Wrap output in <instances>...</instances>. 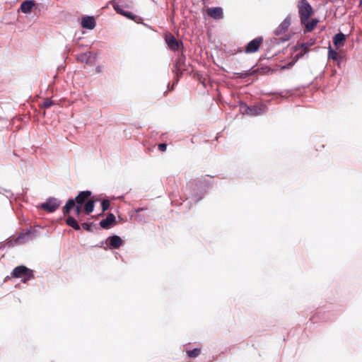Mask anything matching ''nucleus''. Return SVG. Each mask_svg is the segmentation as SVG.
Returning a JSON list of instances; mask_svg holds the SVG:
<instances>
[{"instance_id":"nucleus-46","label":"nucleus","mask_w":362,"mask_h":362,"mask_svg":"<svg viewBox=\"0 0 362 362\" xmlns=\"http://www.w3.org/2000/svg\"><path fill=\"white\" fill-rule=\"evenodd\" d=\"M66 49L67 52H69V48H68L67 46L66 47Z\"/></svg>"},{"instance_id":"nucleus-6","label":"nucleus","mask_w":362,"mask_h":362,"mask_svg":"<svg viewBox=\"0 0 362 362\" xmlns=\"http://www.w3.org/2000/svg\"><path fill=\"white\" fill-rule=\"evenodd\" d=\"M37 234L38 231L37 230L30 228L26 229L25 231H22L20 233L16 239V241L21 244L25 243L36 238Z\"/></svg>"},{"instance_id":"nucleus-3","label":"nucleus","mask_w":362,"mask_h":362,"mask_svg":"<svg viewBox=\"0 0 362 362\" xmlns=\"http://www.w3.org/2000/svg\"><path fill=\"white\" fill-rule=\"evenodd\" d=\"M301 23L308 21L313 13L311 5L307 0H300L298 5Z\"/></svg>"},{"instance_id":"nucleus-31","label":"nucleus","mask_w":362,"mask_h":362,"mask_svg":"<svg viewBox=\"0 0 362 362\" xmlns=\"http://www.w3.org/2000/svg\"><path fill=\"white\" fill-rule=\"evenodd\" d=\"M54 104V102L52 101V100L47 99L43 102L42 107L44 108H49Z\"/></svg>"},{"instance_id":"nucleus-8","label":"nucleus","mask_w":362,"mask_h":362,"mask_svg":"<svg viewBox=\"0 0 362 362\" xmlns=\"http://www.w3.org/2000/svg\"><path fill=\"white\" fill-rule=\"evenodd\" d=\"M291 24V18L288 15L274 32V35L279 36L285 33Z\"/></svg>"},{"instance_id":"nucleus-36","label":"nucleus","mask_w":362,"mask_h":362,"mask_svg":"<svg viewBox=\"0 0 362 362\" xmlns=\"http://www.w3.org/2000/svg\"><path fill=\"white\" fill-rule=\"evenodd\" d=\"M158 148L160 151H162V152L165 151L166 148H167V144L165 143L159 144L158 146Z\"/></svg>"},{"instance_id":"nucleus-10","label":"nucleus","mask_w":362,"mask_h":362,"mask_svg":"<svg viewBox=\"0 0 362 362\" xmlns=\"http://www.w3.org/2000/svg\"><path fill=\"white\" fill-rule=\"evenodd\" d=\"M91 192L89 190L81 191L78 195L74 198V201H76V204L83 206L86 202L91 199Z\"/></svg>"},{"instance_id":"nucleus-29","label":"nucleus","mask_w":362,"mask_h":362,"mask_svg":"<svg viewBox=\"0 0 362 362\" xmlns=\"http://www.w3.org/2000/svg\"><path fill=\"white\" fill-rule=\"evenodd\" d=\"M184 60H185V57H180L179 58V59L177 60V62H176V63H175V69H176L175 70V74L177 76H179V74H180V75L182 74V72L180 71L178 66H179L180 64L184 62Z\"/></svg>"},{"instance_id":"nucleus-47","label":"nucleus","mask_w":362,"mask_h":362,"mask_svg":"<svg viewBox=\"0 0 362 362\" xmlns=\"http://www.w3.org/2000/svg\"><path fill=\"white\" fill-rule=\"evenodd\" d=\"M360 3L362 4V0H360Z\"/></svg>"},{"instance_id":"nucleus-44","label":"nucleus","mask_w":362,"mask_h":362,"mask_svg":"<svg viewBox=\"0 0 362 362\" xmlns=\"http://www.w3.org/2000/svg\"><path fill=\"white\" fill-rule=\"evenodd\" d=\"M189 204V202H185V203L183 204L185 206H187L188 204Z\"/></svg>"},{"instance_id":"nucleus-38","label":"nucleus","mask_w":362,"mask_h":362,"mask_svg":"<svg viewBox=\"0 0 362 362\" xmlns=\"http://www.w3.org/2000/svg\"><path fill=\"white\" fill-rule=\"evenodd\" d=\"M331 1L337 6H340L344 3V0H331Z\"/></svg>"},{"instance_id":"nucleus-14","label":"nucleus","mask_w":362,"mask_h":362,"mask_svg":"<svg viewBox=\"0 0 362 362\" xmlns=\"http://www.w3.org/2000/svg\"><path fill=\"white\" fill-rule=\"evenodd\" d=\"M116 223V218L113 214H109L107 217L100 222V226L104 229H108Z\"/></svg>"},{"instance_id":"nucleus-17","label":"nucleus","mask_w":362,"mask_h":362,"mask_svg":"<svg viewBox=\"0 0 362 362\" xmlns=\"http://www.w3.org/2000/svg\"><path fill=\"white\" fill-rule=\"evenodd\" d=\"M346 41V35L339 32L333 37V44L335 47H339L344 45Z\"/></svg>"},{"instance_id":"nucleus-24","label":"nucleus","mask_w":362,"mask_h":362,"mask_svg":"<svg viewBox=\"0 0 362 362\" xmlns=\"http://www.w3.org/2000/svg\"><path fill=\"white\" fill-rule=\"evenodd\" d=\"M186 352L189 358H195L201 354L202 350L199 348H195L192 350H187Z\"/></svg>"},{"instance_id":"nucleus-23","label":"nucleus","mask_w":362,"mask_h":362,"mask_svg":"<svg viewBox=\"0 0 362 362\" xmlns=\"http://www.w3.org/2000/svg\"><path fill=\"white\" fill-rule=\"evenodd\" d=\"M317 23H318V20L316 18H314V19H312L311 21H309V20H308L305 23H301L305 25L306 32H310L317 25Z\"/></svg>"},{"instance_id":"nucleus-30","label":"nucleus","mask_w":362,"mask_h":362,"mask_svg":"<svg viewBox=\"0 0 362 362\" xmlns=\"http://www.w3.org/2000/svg\"><path fill=\"white\" fill-rule=\"evenodd\" d=\"M110 207V201L108 199H103L101 202L102 212H105Z\"/></svg>"},{"instance_id":"nucleus-33","label":"nucleus","mask_w":362,"mask_h":362,"mask_svg":"<svg viewBox=\"0 0 362 362\" xmlns=\"http://www.w3.org/2000/svg\"><path fill=\"white\" fill-rule=\"evenodd\" d=\"M93 223H83L82 224V228L86 230V231H88V232H90L92 231V227H93Z\"/></svg>"},{"instance_id":"nucleus-7","label":"nucleus","mask_w":362,"mask_h":362,"mask_svg":"<svg viewBox=\"0 0 362 362\" xmlns=\"http://www.w3.org/2000/svg\"><path fill=\"white\" fill-rule=\"evenodd\" d=\"M263 42L262 37H257L248 42L245 47L246 53H254L258 51L261 44Z\"/></svg>"},{"instance_id":"nucleus-22","label":"nucleus","mask_w":362,"mask_h":362,"mask_svg":"<svg viewBox=\"0 0 362 362\" xmlns=\"http://www.w3.org/2000/svg\"><path fill=\"white\" fill-rule=\"evenodd\" d=\"M66 224L73 228L76 230H79L81 229L80 225L78 223L77 221L72 216H69L66 219Z\"/></svg>"},{"instance_id":"nucleus-45","label":"nucleus","mask_w":362,"mask_h":362,"mask_svg":"<svg viewBox=\"0 0 362 362\" xmlns=\"http://www.w3.org/2000/svg\"><path fill=\"white\" fill-rule=\"evenodd\" d=\"M103 242H101L100 245H99V247H103Z\"/></svg>"},{"instance_id":"nucleus-4","label":"nucleus","mask_w":362,"mask_h":362,"mask_svg":"<svg viewBox=\"0 0 362 362\" xmlns=\"http://www.w3.org/2000/svg\"><path fill=\"white\" fill-rule=\"evenodd\" d=\"M265 109L266 106L264 105L249 106L243 103L240 104V111L242 113L250 116L261 115L264 113Z\"/></svg>"},{"instance_id":"nucleus-2","label":"nucleus","mask_w":362,"mask_h":362,"mask_svg":"<svg viewBox=\"0 0 362 362\" xmlns=\"http://www.w3.org/2000/svg\"><path fill=\"white\" fill-rule=\"evenodd\" d=\"M210 178H198L192 180L187 183V188L190 191L189 199L198 202L204 196L206 190L210 187Z\"/></svg>"},{"instance_id":"nucleus-26","label":"nucleus","mask_w":362,"mask_h":362,"mask_svg":"<svg viewBox=\"0 0 362 362\" xmlns=\"http://www.w3.org/2000/svg\"><path fill=\"white\" fill-rule=\"evenodd\" d=\"M328 59L333 61L337 60L338 59L337 52L333 49L330 45L328 47Z\"/></svg>"},{"instance_id":"nucleus-37","label":"nucleus","mask_w":362,"mask_h":362,"mask_svg":"<svg viewBox=\"0 0 362 362\" xmlns=\"http://www.w3.org/2000/svg\"><path fill=\"white\" fill-rule=\"evenodd\" d=\"M1 189L5 192V196L7 198L11 199L13 197V194L10 190L1 189Z\"/></svg>"},{"instance_id":"nucleus-25","label":"nucleus","mask_w":362,"mask_h":362,"mask_svg":"<svg viewBox=\"0 0 362 362\" xmlns=\"http://www.w3.org/2000/svg\"><path fill=\"white\" fill-rule=\"evenodd\" d=\"M120 15L127 18L128 19L133 20L136 22H138L137 19L141 20V18L139 17H138L136 15L134 14L133 13H132L130 11H124V10H123L122 12H121Z\"/></svg>"},{"instance_id":"nucleus-21","label":"nucleus","mask_w":362,"mask_h":362,"mask_svg":"<svg viewBox=\"0 0 362 362\" xmlns=\"http://www.w3.org/2000/svg\"><path fill=\"white\" fill-rule=\"evenodd\" d=\"M293 48L295 49L296 51H300L298 54H296L293 57V63H296L298 59L302 58L305 54H308V52L309 51L308 49L305 50V49H303V48H300V45L295 46Z\"/></svg>"},{"instance_id":"nucleus-34","label":"nucleus","mask_w":362,"mask_h":362,"mask_svg":"<svg viewBox=\"0 0 362 362\" xmlns=\"http://www.w3.org/2000/svg\"><path fill=\"white\" fill-rule=\"evenodd\" d=\"M112 6L117 13L121 14V12H122L123 9L121 8L118 3H114Z\"/></svg>"},{"instance_id":"nucleus-15","label":"nucleus","mask_w":362,"mask_h":362,"mask_svg":"<svg viewBox=\"0 0 362 362\" xmlns=\"http://www.w3.org/2000/svg\"><path fill=\"white\" fill-rule=\"evenodd\" d=\"M208 15L216 20L223 18V13L221 7H211L208 9Z\"/></svg>"},{"instance_id":"nucleus-18","label":"nucleus","mask_w":362,"mask_h":362,"mask_svg":"<svg viewBox=\"0 0 362 362\" xmlns=\"http://www.w3.org/2000/svg\"><path fill=\"white\" fill-rule=\"evenodd\" d=\"M30 269L26 267L24 265H20L18 267H16L11 273L12 276L16 278H21L23 276V274L26 272H28V271Z\"/></svg>"},{"instance_id":"nucleus-11","label":"nucleus","mask_w":362,"mask_h":362,"mask_svg":"<svg viewBox=\"0 0 362 362\" xmlns=\"http://www.w3.org/2000/svg\"><path fill=\"white\" fill-rule=\"evenodd\" d=\"M95 59L94 54L92 52H86L76 56V60L86 64H93Z\"/></svg>"},{"instance_id":"nucleus-13","label":"nucleus","mask_w":362,"mask_h":362,"mask_svg":"<svg viewBox=\"0 0 362 362\" xmlns=\"http://www.w3.org/2000/svg\"><path fill=\"white\" fill-rule=\"evenodd\" d=\"M122 240L118 235H112L107 238L106 243L107 245L112 248L117 249L122 245Z\"/></svg>"},{"instance_id":"nucleus-48","label":"nucleus","mask_w":362,"mask_h":362,"mask_svg":"<svg viewBox=\"0 0 362 362\" xmlns=\"http://www.w3.org/2000/svg\"><path fill=\"white\" fill-rule=\"evenodd\" d=\"M0 193H2V192H1V191H0Z\"/></svg>"},{"instance_id":"nucleus-43","label":"nucleus","mask_w":362,"mask_h":362,"mask_svg":"<svg viewBox=\"0 0 362 362\" xmlns=\"http://www.w3.org/2000/svg\"><path fill=\"white\" fill-rule=\"evenodd\" d=\"M294 64H295V63H293V60L291 62H290V63H288V66H293Z\"/></svg>"},{"instance_id":"nucleus-16","label":"nucleus","mask_w":362,"mask_h":362,"mask_svg":"<svg viewBox=\"0 0 362 362\" xmlns=\"http://www.w3.org/2000/svg\"><path fill=\"white\" fill-rule=\"evenodd\" d=\"M35 5L34 0H26L21 4L20 9L23 13H30Z\"/></svg>"},{"instance_id":"nucleus-42","label":"nucleus","mask_w":362,"mask_h":362,"mask_svg":"<svg viewBox=\"0 0 362 362\" xmlns=\"http://www.w3.org/2000/svg\"><path fill=\"white\" fill-rule=\"evenodd\" d=\"M273 94H279L280 96L281 97H286V95L284 94L283 92H280V93H278V92H275V93H273Z\"/></svg>"},{"instance_id":"nucleus-40","label":"nucleus","mask_w":362,"mask_h":362,"mask_svg":"<svg viewBox=\"0 0 362 362\" xmlns=\"http://www.w3.org/2000/svg\"><path fill=\"white\" fill-rule=\"evenodd\" d=\"M239 74H240V78H244L248 76L249 75H250V71H244V72L240 73Z\"/></svg>"},{"instance_id":"nucleus-35","label":"nucleus","mask_w":362,"mask_h":362,"mask_svg":"<svg viewBox=\"0 0 362 362\" xmlns=\"http://www.w3.org/2000/svg\"><path fill=\"white\" fill-rule=\"evenodd\" d=\"M289 40V36L282 37L279 38H274V40L276 41V44H279L280 42H284Z\"/></svg>"},{"instance_id":"nucleus-1","label":"nucleus","mask_w":362,"mask_h":362,"mask_svg":"<svg viewBox=\"0 0 362 362\" xmlns=\"http://www.w3.org/2000/svg\"><path fill=\"white\" fill-rule=\"evenodd\" d=\"M210 178H198L192 180L187 183V188L190 191L189 199L198 202L204 196L206 190L210 187Z\"/></svg>"},{"instance_id":"nucleus-28","label":"nucleus","mask_w":362,"mask_h":362,"mask_svg":"<svg viewBox=\"0 0 362 362\" xmlns=\"http://www.w3.org/2000/svg\"><path fill=\"white\" fill-rule=\"evenodd\" d=\"M315 44V40L310 39L309 41L306 42H303L300 44V48H303L305 49H308V47L313 46Z\"/></svg>"},{"instance_id":"nucleus-41","label":"nucleus","mask_w":362,"mask_h":362,"mask_svg":"<svg viewBox=\"0 0 362 362\" xmlns=\"http://www.w3.org/2000/svg\"><path fill=\"white\" fill-rule=\"evenodd\" d=\"M0 122L4 123V124H5L6 126L8 124V120H6V119L1 117H0Z\"/></svg>"},{"instance_id":"nucleus-19","label":"nucleus","mask_w":362,"mask_h":362,"mask_svg":"<svg viewBox=\"0 0 362 362\" xmlns=\"http://www.w3.org/2000/svg\"><path fill=\"white\" fill-rule=\"evenodd\" d=\"M76 206V202L74 199H69L62 209V212L64 215L69 214L71 210Z\"/></svg>"},{"instance_id":"nucleus-27","label":"nucleus","mask_w":362,"mask_h":362,"mask_svg":"<svg viewBox=\"0 0 362 362\" xmlns=\"http://www.w3.org/2000/svg\"><path fill=\"white\" fill-rule=\"evenodd\" d=\"M21 278L23 283H27L30 279H34L33 271L32 269H30L28 272L25 273Z\"/></svg>"},{"instance_id":"nucleus-20","label":"nucleus","mask_w":362,"mask_h":362,"mask_svg":"<svg viewBox=\"0 0 362 362\" xmlns=\"http://www.w3.org/2000/svg\"><path fill=\"white\" fill-rule=\"evenodd\" d=\"M84 207V212L86 215H89L90 213H92L94 210L95 207V200L91 198L89 199L86 203L83 205Z\"/></svg>"},{"instance_id":"nucleus-9","label":"nucleus","mask_w":362,"mask_h":362,"mask_svg":"<svg viewBox=\"0 0 362 362\" xmlns=\"http://www.w3.org/2000/svg\"><path fill=\"white\" fill-rule=\"evenodd\" d=\"M165 41L168 45L169 49L173 51L178 49L180 45H182V41H178L173 35L168 33L165 36Z\"/></svg>"},{"instance_id":"nucleus-12","label":"nucleus","mask_w":362,"mask_h":362,"mask_svg":"<svg viewBox=\"0 0 362 362\" xmlns=\"http://www.w3.org/2000/svg\"><path fill=\"white\" fill-rule=\"evenodd\" d=\"M81 25L83 28L93 30L96 25V22L93 16H87L82 18Z\"/></svg>"},{"instance_id":"nucleus-5","label":"nucleus","mask_w":362,"mask_h":362,"mask_svg":"<svg viewBox=\"0 0 362 362\" xmlns=\"http://www.w3.org/2000/svg\"><path fill=\"white\" fill-rule=\"evenodd\" d=\"M62 201L54 197H49L45 202L40 204L39 209H43L48 213L54 212L61 205Z\"/></svg>"},{"instance_id":"nucleus-39","label":"nucleus","mask_w":362,"mask_h":362,"mask_svg":"<svg viewBox=\"0 0 362 362\" xmlns=\"http://www.w3.org/2000/svg\"><path fill=\"white\" fill-rule=\"evenodd\" d=\"M81 206L77 205L75 206V214L77 216H79L81 212Z\"/></svg>"},{"instance_id":"nucleus-32","label":"nucleus","mask_w":362,"mask_h":362,"mask_svg":"<svg viewBox=\"0 0 362 362\" xmlns=\"http://www.w3.org/2000/svg\"><path fill=\"white\" fill-rule=\"evenodd\" d=\"M146 208H138L136 209V213L137 214V215L135 217V219L139 221H142L144 220V218L143 217H141L139 214L144 211V210H146Z\"/></svg>"}]
</instances>
